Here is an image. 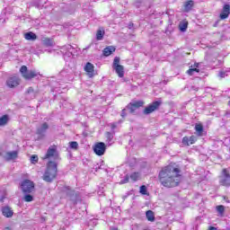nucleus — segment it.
<instances>
[{
  "label": "nucleus",
  "instance_id": "nucleus-1",
  "mask_svg": "<svg viewBox=\"0 0 230 230\" xmlns=\"http://www.w3.org/2000/svg\"><path fill=\"white\" fill-rule=\"evenodd\" d=\"M180 173L181 170L172 165L164 167L159 173L161 184H163L164 188H175V186H179V182H181Z\"/></svg>",
  "mask_w": 230,
  "mask_h": 230
},
{
  "label": "nucleus",
  "instance_id": "nucleus-2",
  "mask_svg": "<svg viewBox=\"0 0 230 230\" xmlns=\"http://www.w3.org/2000/svg\"><path fill=\"white\" fill-rule=\"evenodd\" d=\"M57 163L55 162H49L47 165V170L45 171V173L43 175V181L46 182H53L55 179H57Z\"/></svg>",
  "mask_w": 230,
  "mask_h": 230
},
{
  "label": "nucleus",
  "instance_id": "nucleus-3",
  "mask_svg": "<svg viewBox=\"0 0 230 230\" xmlns=\"http://www.w3.org/2000/svg\"><path fill=\"white\" fill-rule=\"evenodd\" d=\"M20 73L25 78V80H31V78H35L39 75V72L35 70H28V66H22L20 68Z\"/></svg>",
  "mask_w": 230,
  "mask_h": 230
},
{
  "label": "nucleus",
  "instance_id": "nucleus-4",
  "mask_svg": "<svg viewBox=\"0 0 230 230\" xmlns=\"http://www.w3.org/2000/svg\"><path fill=\"white\" fill-rule=\"evenodd\" d=\"M119 58L115 57L114 60H113V65L112 67L114 69V71L116 72V74L118 75V76L119 78H123V76H125V67L121 65H119Z\"/></svg>",
  "mask_w": 230,
  "mask_h": 230
},
{
  "label": "nucleus",
  "instance_id": "nucleus-5",
  "mask_svg": "<svg viewBox=\"0 0 230 230\" xmlns=\"http://www.w3.org/2000/svg\"><path fill=\"white\" fill-rule=\"evenodd\" d=\"M51 157L54 161H60V155H58V151H57V146H49L43 159H49Z\"/></svg>",
  "mask_w": 230,
  "mask_h": 230
},
{
  "label": "nucleus",
  "instance_id": "nucleus-6",
  "mask_svg": "<svg viewBox=\"0 0 230 230\" xmlns=\"http://www.w3.org/2000/svg\"><path fill=\"white\" fill-rule=\"evenodd\" d=\"M21 188L23 193H31L35 190V183L30 180H24L21 183Z\"/></svg>",
  "mask_w": 230,
  "mask_h": 230
},
{
  "label": "nucleus",
  "instance_id": "nucleus-7",
  "mask_svg": "<svg viewBox=\"0 0 230 230\" xmlns=\"http://www.w3.org/2000/svg\"><path fill=\"white\" fill-rule=\"evenodd\" d=\"M219 183L221 184V186H230V174L227 169H224L222 171V174L219 177Z\"/></svg>",
  "mask_w": 230,
  "mask_h": 230
},
{
  "label": "nucleus",
  "instance_id": "nucleus-8",
  "mask_svg": "<svg viewBox=\"0 0 230 230\" xmlns=\"http://www.w3.org/2000/svg\"><path fill=\"white\" fill-rule=\"evenodd\" d=\"M105 150H107V146L103 142H99L93 146V152L96 155H103V154H105Z\"/></svg>",
  "mask_w": 230,
  "mask_h": 230
},
{
  "label": "nucleus",
  "instance_id": "nucleus-9",
  "mask_svg": "<svg viewBox=\"0 0 230 230\" xmlns=\"http://www.w3.org/2000/svg\"><path fill=\"white\" fill-rule=\"evenodd\" d=\"M143 105H145V102L136 101L128 104L127 109H128L129 112L132 114L137 111V109H139V107H143Z\"/></svg>",
  "mask_w": 230,
  "mask_h": 230
},
{
  "label": "nucleus",
  "instance_id": "nucleus-10",
  "mask_svg": "<svg viewBox=\"0 0 230 230\" xmlns=\"http://www.w3.org/2000/svg\"><path fill=\"white\" fill-rule=\"evenodd\" d=\"M161 105V102L159 101L154 102L152 104H149L146 109L144 110V114H152V112L157 111Z\"/></svg>",
  "mask_w": 230,
  "mask_h": 230
},
{
  "label": "nucleus",
  "instance_id": "nucleus-11",
  "mask_svg": "<svg viewBox=\"0 0 230 230\" xmlns=\"http://www.w3.org/2000/svg\"><path fill=\"white\" fill-rule=\"evenodd\" d=\"M48 128H49V124H48V122H43L37 128L36 134L44 137L46 136V132H48Z\"/></svg>",
  "mask_w": 230,
  "mask_h": 230
},
{
  "label": "nucleus",
  "instance_id": "nucleus-12",
  "mask_svg": "<svg viewBox=\"0 0 230 230\" xmlns=\"http://www.w3.org/2000/svg\"><path fill=\"white\" fill-rule=\"evenodd\" d=\"M21 80L19 79V77L14 76V77H10L9 79H7L6 81V84L8 87L13 88V87H17V85H19Z\"/></svg>",
  "mask_w": 230,
  "mask_h": 230
},
{
  "label": "nucleus",
  "instance_id": "nucleus-13",
  "mask_svg": "<svg viewBox=\"0 0 230 230\" xmlns=\"http://www.w3.org/2000/svg\"><path fill=\"white\" fill-rule=\"evenodd\" d=\"M84 71L87 73L89 78H93L94 76V65L90 62L86 63Z\"/></svg>",
  "mask_w": 230,
  "mask_h": 230
},
{
  "label": "nucleus",
  "instance_id": "nucleus-14",
  "mask_svg": "<svg viewBox=\"0 0 230 230\" xmlns=\"http://www.w3.org/2000/svg\"><path fill=\"white\" fill-rule=\"evenodd\" d=\"M61 52L63 55H66V57H73V51H75V48L71 45H66L61 49Z\"/></svg>",
  "mask_w": 230,
  "mask_h": 230
},
{
  "label": "nucleus",
  "instance_id": "nucleus-15",
  "mask_svg": "<svg viewBox=\"0 0 230 230\" xmlns=\"http://www.w3.org/2000/svg\"><path fill=\"white\" fill-rule=\"evenodd\" d=\"M2 214L5 217V218H12V217H13V210L12 208L5 206L2 208Z\"/></svg>",
  "mask_w": 230,
  "mask_h": 230
},
{
  "label": "nucleus",
  "instance_id": "nucleus-16",
  "mask_svg": "<svg viewBox=\"0 0 230 230\" xmlns=\"http://www.w3.org/2000/svg\"><path fill=\"white\" fill-rule=\"evenodd\" d=\"M37 94H39V92L33 87H29L26 92V96L29 100H33L34 98H37Z\"/></svg>",
  "mask_w": 230,
  "mask_h": 230
},
{
  "label": "nucleus",
  "instance_id": "nucleus-17",
  "mask_svg": "<svg viewBox=\"0 0 230 230\" xmlns=\"http://www.w3.org/2000/svg\"><path fill=\"white\" fill-rule=\"evenodd\" d=\"M197 142V137L191 136V137H184L182 138V144L186 145L187 146H190V145H194V143Z\"/></svg>",
  "mask_w": 230,
  "mask_h": 230
},
{
  "label": "nucleus",
  "instance_id": "nucleus-18",
  "mask_svg": "<svg viewBox=\"0 0 230 230\" xmlns=\"http://www.w3.org/2000/svg\"><path fill=\"white\" fill-rule=\"evenodd\" d=\"M19 157V151H9L5 154L6 161H13Z\"/></svg>",
  "mask_w": 230,
  "mask_h": 230
},
{
  "label": "nucleus",
  "instance_id": "nucleus-19",
  "mask_svg": "<svg viewBox=\"0 0 230 230\" xmlns=\"http://www.w3.org/2000/svg\"><path fill=\"white\" fill-rule=\"evenodd\" d=\"M229 13H230V5L225 4L220 13V19L222 20L227 19V17H229Z\"/></svg>",
  "mask_w": 230,
  "mask_h": 230
},
{
  "label": "nucleus",
  "instance_id": "nucleus-20",
  "mask_svg": "<svg viewBox=\"0 0 230 230\" xmlns=\"http://www.w3.org/2000/svg\"><path fill=\"white\" fill-rule=\"evenodd\" d=\"M114 51H116V48H114L113 46H110L107 47L103 49V55L104 57H111V55H112V53H114Z\"/></svg>",
  "mask_w": 230,
  "mask_h": 230
},
{
  "label": "nucleus",
  "instance_id": "nucleus-21",
  "mask_svg": "<svg viewBox=\"0 0 230 230\" xmlns=\"http://www.w3.org/2000/svg\"><path fill=\"white\" fill-rule=\"evenodd\" d=\"M194 2L192 0H189L184 3V12H191V8H193Z\"/></svg>",
  "mask_w": 230,
  "mask_h": 230
},
{
  "label": "nucleus",
  "instance_id": "nucleus-22",
  "mask_svg": "<svg viewBox=\"0 0 230 230\" xmlns=\"http://www.w3.org/2000/svg\"><path fill=\"white\" fill-rule=\"evenodd\" d=\"M24 39L26 40H37V34L33 32H26L24 34Z\"/></svg>",
  "mask_w": 230,
  "mask_h": 230
},
{
  "label": "nucleus",
  "instance_id": "nucleus-23",
  "mask_svg": "<svg viewBox=\"0 0 230 230\" xmlns=\"http://www.w3.org/2000/svg\"><path fill=\"white\" fill-rule=\"evenodd\" d=\"M199 63H195L194 64V68H190L187 73L188 75H190V76H193V75H195V73H199L200 70H199Z\"/></svg>",
  "mask_w": 230,
  "mask_h": 230
},
{
  "label": "nucleus",
  "instance_id": "nucleus-24",
  "mask_svg": "<svg viewBox=\"0 0 230 230\" xmlns=\"http://www.w3.org/2000/svg\"><path fill=\"white\" fill-rule=\"evenodd\" d=\"M8 121H10V117L8 115H3L0 118V127H4V125L8 124Z\"/></svg>",
  "mask_w": 230,
  "mask_h": 230
},
{
  "label": "nucleus",
  "instance_id": "nucleus-25",
  "mask_svg": "<svg viewBox=\"0 0 230 230\" xmlns=\"http://www.w3.org/2000/svg\"><path fill=\"white\" fill-rule=\"evenodd\" d=\"M146 217L149 222H154V220H155V216L154 215V211L152 210H147L146 212Z\"/></svg>",
  "mask_w": 230,
  "mask_h": 230
},
{
  "label": "nucleus",
  "instance_id": "nucleus-26",
  "mask_svg": "<svg viewBox=\"0 0 230 230\" xmlns=\"http://www.w3.org/2000/svg\"><path fill=\"white\" fill-rule=\"evenodd\" d=\"M216 209L220 217H224V213L226 212V207L224 205L217 206Z\"/></svg>",
  "mask_w": 230,
  "mask_h": 230
},
{
  "label": "nucleus",
  "instance_id": "nucleus-27",
  "mask_svg": "<svg viewBox=\"0 0 230 230\" xmlns=\"http://www.w3.org/2000/svg\"><path fill=\"white\" fill-rule=\"evenodd\" d=\"M44 46H47L48 48L53 46L55 43L53 42V40L49 38H45L43 40H42Z\"/></svg>",
  "mask_w": 230,
  "mask_h": 230
},
{
  "label": "nucleus",
  "instance_id": "nucleus-28",
  "mask_svg": "<svg viewBox=\"0 0 230 230\" xmlns=\"http://www.w3.org/2000/svg\"><path fill=\"white\" fill-rule=\"evenodd\" d=\"M195 130L198 132V136H202V132H204V127L201 124H196Z\"/></svg>",
  "mask_w": 230,
  "mask_h": 230
},
{
  "label": "nucleus",
  "instance_id": "nucleus-29",
  "mask_svg": "<svg viewBox=\"0 0 230 230\" xmlns=\"http://www.w3.org/2000/svg\"><path fill=\"white\" fill-rule=\"evenodd\" d=\"M105 136H106V139H107V141H109V143H111V141H112V139H114V134H112L111 132H106Z\"/></svg>",
  "mask_w": 230,
  "mask_h": 230
},
{
  "label": "nucleus",
  "instance_id": "nucleus-30",
  "mask_svg": "<svg viewBox=\"0 0 230 230\" xmlns=\"http://www.w3.org/2000/svg\"><path fill=\"white\" fill-rule=\"evenodd\" d=\"M139 177H140L139 172H133V173L130 175L131 181H137V180L139 179Z\"/></svg>",
  "mask_w": 230,
  "mask_h": 230
},
{
  "label": "nucleus",
  "instance_id": "nucleus-31",
  "mask_svg": "<svg viewBox=\"0 0 230 230\" xmlns=\"http://www.w3.org/2000/svg\"><path fill=\"white\" fill-rule=\"evenodd\" d=\"M23 200L25 202H32L33 200V196H31V194H26L23 198Z\"/></svg>",
  "mask_w": 230,
  "mask_h": 230
},
{
  "label": "nucleus",
  "instance_id": "nucleus-32",
  "mask_svg": "<svg viewBox=\"0 0 230 230\" xmlns=\"http://www.w3.org/2000/svg\"><path fill=\"white\" fill-rule=\"evenodd\" d=\"M69 146H70V148L76 150V148H78V142H76V141L70 142Z\"/></svg>",
  "mask_w": 230,
  "mask_h": 230
},
{
  "label": "nucleus",
  "instance_id": "nucleus-33",
  "mask_svg": "<svg viewBox=\"0 0 230 230\" xmlns=\"http://www.w3.org/2000/svg\"><path fill=\"white\" fill-rule=\"evenodd\" d=\"M103 34H104L103 31H97V34H96V39H97V40H102V39H103Z\"/></svg>",
  "mask_w": 230,
  "mask_h": 230
},
{
  "label": "nucleus",
  "instance_id": "nucleus-34",
  "mask_svg": "<svg viewBox=\"0 0 230 230\" xmlns=\"http://www.w3.org/2000/svg\"><path fill=\"white\" fill-rule=\"evenodd\" d=\"M227 73H229V71H227V70H226V71H221V72H219L218 76H219L220 78H226V76H227Z\"/></svg>",
  "mask_w": 230,
  "mask_h": 230
},
{
  "label": "nucleus",
  "instance_id": "nucleus-35",
  "mask_svg": "<svg viewBox=\"0 0 230 230\" xmlns=\"http://www.w3.org/2000/svg\"><path fill=\"white\" fill-rule=\"evenodd\" d=\"M38 161H39V156L38 155H34L31 157V163H32V164H35V163H38Z\"/></svg>",
  "mask_w": 230,
  "mask_h": 230
},
{
  "label": "nucleus",
  "instance_id": "nucleus-36",
  "mask_svg": "<svg viewBox=\"0 0 230 230\" xmlns=\"http://www.w3.org/2000/svg\"><path fill=\"white\" fill-rule=\"evenodd\" d=\"M181 31H186L188 30V23H182L180 25Z\"/></svg>",
  "mask_w": 230,
  "mask_h": 230
},
{
  "label": "nucleus",
  "instance_id": "nucleus-37",
  "mask_svg": "<svg viewBox=\"0 0 230 230\" xmlns=\"http://www.w3.org/2000/svg\"><path fill=\"white\" fill-rule=\"evenodd\" d=\"M140 193H141L142 195H146V186L142 185V186L140 187Z\"/></svg>",
  "mask_w": 230,
  "mask_h": 230
},
{
  "label": "nucleus",
  "instance_id": "nucleus-38",
  "mask_svg": "<svg viewBox=\"0 0 230 230\" xmlns=\"http://www.w3.org/2000/svg\"><path fill=\"white\" fill-rule=\"evenodd\" d=\"M128 175H126L124 180L120 181L119 184H127V182H128Z\"/></svg>",
  "mask_w": 230,
  "mask_h": 230
},
{
  "label": "nucleus",
  "instance_id": "nucleus-39",
  "mask_svg": "<svg viewBox=\"0 0 230 230\" xmlns=\"http://www.w3.org/2000/svg\"><path fill=\"white\" fill-rule=\"evenodd\" d=\"M126 116H127V113H125V110H122L121 117H122V118H125Z\"/></svg>",
  "mask_w": 230,
  "mask_h": 230
},
{
  "label": "nucleus",
  "instance_id": "nucleus-40",
  "mask_svg": "<svg viewBox=\"0 0 230 230\" xmlns=\"http://www.w3.org/2000/svg\"><path fill=\"white\" fill-rule=\"evenodd\" d=\"M111 128H112V130H114V128H116V123L111 124Z\"/></svg>",
  "mask_w": 230,
  "mask_h": 230
},
{
  "label": "nucleus",
  "instance_id": "nucleus-41",
  "mask_svg": "<svg viewBox=\"0 0 230 230\" xmlns=\"http://www.w3.org/2000/svg\"><path fill=\"white\" fill-rule=\"evenodd\" d=\"M209 230H217V227L210 226V227H209Z\"/></svg>",
  "mask_w": 230,
  "mask_h": 230
},
{
  "label": "nucleus",
  "instance_id": "nucleus-42",
  "mask_svg": "<svg viewBox=\"0 0 230 230\" xmlns=\"http://www.w3.org/2000/svg\"><path fill=\"white\" fill-rule=\"evenodd\" d=\"M0 201H1V202H4V197H2V198L0 199Z\"/></svg>",
  "mask_w": 230,
  "mask_h": 230
},
{
  "label": "nucleus",
  "instance_id": "nucleus-43",
  "mask_svg": "<svg viewBox=\"0 0 230 230\" xmlns=\"http://www.w3.org/2000/svg\"><path fill=\"white\" fill-rule=\"evenodd\" d=\"M111 230H118V228L117 227H112V228H111Z\"/></svg>",
  "mask_w": 230,
  "mask_h": 230
}]
</instances>
